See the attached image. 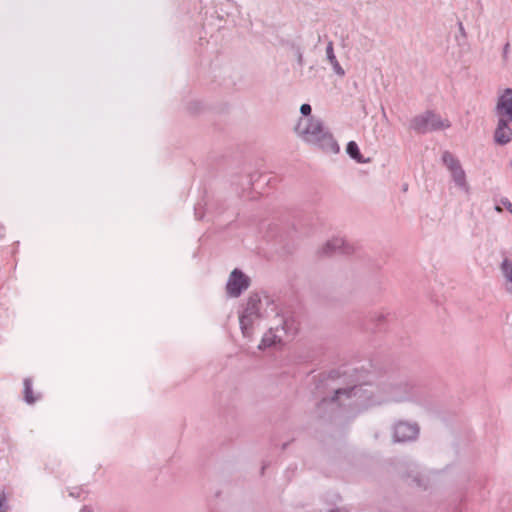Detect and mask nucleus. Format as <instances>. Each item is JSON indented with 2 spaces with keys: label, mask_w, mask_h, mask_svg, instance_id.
<instances>
[{
  "label": "nucleus",
  "mask_w": 512,
  "mask_h": 512,
  "mask_svg": "<svg viewBox=\"0 0 512 512\" xmlns=\"http://www.w3.org/2000/svg\"><path fill=\"white\" fill-rule=\"evenodd\" d=\"M414 388L407 383L398 384H361L351 388H341L335 391L331 402L348 406L355 412L373 408L388 402H404L414 400Z\"/></svg>",
  "instance_id": "obj_1"
},
{
  "label": "nucleus",
  "mask_w": 512,
  "mask_h": 512,
  "mask_svg": "<svg viewBox=\"0 0 512 512\" xmlns=\"http://www.w3.org/2000/svg\"><path fill=\"white\" fill-rule=\"evenodd\" d=\"M273 302L266 296L251 294L239 307L238 319L243 337L251 339L256 328L267 318L268 310H273Z\"/></svg>",
  "instance_id": "obj_2"
},
{
  "label": "nucleus",
  "mask_w": 512,
  "mask_h": 512,
  "mask_svg": "<svg viewBox=\"0 0 512 512\" xmlns=\"http://www.w3.org/2000/svg\"><path fill=\"white\" fill-rule=\"evenodd\" d=\"M295 130L305 142L315 145L327 153L336 154L340 150L333 136L325 129L319 119L313 117L301 118Z\"/></svg>",
  "instance_id": "obj_3"
},
{
  "label": "nucleus",
  "mask_w": 512,
  "mask_h": 512,
  "mask_svg": "<svg viewBox=\"0 0 512 512\" xmlns=\"http://www.w3.org/2000/svg\"><path fill=\"white\" fill-rule=\"evenodd\" d=\"M450 127L451 123L448 119H444L439 114L430 110L415 116L410 122V128L422 134L445 130Z\"/></svg>",
  "instance_id": "obj_4"
},
{
  "label": "nucleus",
  "mask_w": 512,
  "mask_h": 512,
  "mask_svg": "<svg viewBox=\"0 0 512 512\" xmlns=\"http://www.w3.org/2000/svg\"><path fill=\"white\" fill-rule=\"evenodd\" d=\"M442 161L449 171L454 184L462 191L468 192L470 187L467 181L466 172L461 162L453 154L446 151L442 155Z\"/></svg>",
  "instance_id": "obj_5"
},
{
  "label": "nucleus",
  "mask_w": 512,
  "mask_h": 512,
  "mask_svg": "<svg viewBox=\"0 0 512 512\" xmlns=\"http://www.w3.org/2000/svg\"><path fill=\"white\" fill-rule=\"evenodd\" d=\"M419 432L420 428L416 422L397 421L392 427L393 441L399 443L414 441L418 438Z\"/></svg>",
  "instance_id": "obj_6"
},
{
  "label": "nucleus",
  "mask_w": 512,
  "mask_h": 512,
  "mask_svg": "<svg viewBox=\"0 0 512 512\" xmlns=\"http://www.w3.org/2000/svg\"><path fill=\"white\" fill-rule=\"evenodd\" d=\"M250 284V277L236 268L227 279L226 294L231 298H237L249 288Z\"/></svg>",
  "instance_id": "obj_7"
},
{
  "label": "nucleus",
  "mask_w": 512,
  "mask_h": 512,
  "mask_svg": "<svg viewBox=\"0 0 512 512\" xmlns=\"http://www.w3.org/2000/svg\"><path fill=\"white\" fill-rule=\"evenodd\" d=\"M496 120L512 122V88L500 90L494 107Z\"/></svg>",
  "instance_id": "obj_8"
},
{
  "label": "nucleus",
  "mask_w": 512,
  "mask_h": 512,
  "mask_svg": "<svg viewBox=\"0 0 512 512\" xmlns=\"http://www.w3.org/2000/svg\"><path fill=\"white\" fill-rule=\"evenodd\" d=\"M499 275L503 291L512 297V258L507 255L499 263Z\"/></svg>",
  "instance_id": "obj_9"
},
{
  "label": "nucleus",
  "mask_w": 512,
  "mask_h": 512,
  "mask_svg": "<svg viewBox=\"0 0 512 512\" xmlns=\"http://www.w3.org/2000/svg\"><path fill=\"white\" fill-rule=\"evenodd\" d=\"M493 140L495 144L500 146L509 144L512 141V122L496 120Z\"/></svg>",
  "instance_id": "obj_10"
},
{
  "label": "nucleus",
  "mask_w": 512,
  "mask_h": 512,
  "mask_svg": "<svg viewBox=\"0 0 512 512\" xmlns=\"http://www.w3.org/2000/svg\"><path fill=\"white\" fill-rule=\"evenodd\" d=\"M337 251L343 253H349L351 251V247L342 237H333L330 240H328L322 247V253L325 255Z\"/></svg>",
  "instance_id": "obj_11"
},
{
  "label": "nucleus",
  "mask_w": 512,
  "mask_h": 512,
  "mask_svg": "<svg viewBox=\"0 0 512 512\" xmlns=\"http://www.w3.org/2000/svg\"><path fill=\"white\" fill-rule=\"evenodd\" d=\"M325 54H326V59L329 62V64L331 65L334 73L339 77L345 76V70L340 65V63L337 60V57L335 55L333 42L330 41L327 43L326 48H325Z\"/></svg>",
  "instance_id": "obj_12"
},
{
  "label": "nucleus",
  "mask_w": 512,
  "mask_h": 512,
  "mask_svg": "<svg viewBox=\"0 0 512 512\" xmlns=\"http://www.w3.org/2000/svg\"><path fill=\"white\" fill-rule=\"evenodd\" d=\"M278 328L276 330L269 329L262 337L260 344L258 345V348L260 350L272 347L282 341V335L278 334Z\"/></svg>",
  "instance_id": "obj_13"
},
{
  "label": "nucleus",
  "mask_w": 512,
  "mask_h": 512,
  "mask_svg": "<svg viewBox=\"0 0 512 512\" xmlns=\"http://www.w3.org/2000/svg\"><path fill=\"white\" fill-rule=\"evenodd\" d=\"M346 151L348 155L356 160L358 163H365L366 160L362 159V155L360 153L359 147L356 142L350 141L347 145Z\"/></svg>",
  "instance_id": "obj_14"
},
{
  "label": "nucleus",
  "mask_w": 512,
  "mask_h": 512,
  "mask_svg": "<svg viewBox=\"0 0 512 512\" xmlns=\"http://www.w3.org/2000/svg\"><path fill=\"white\" fill-rule=\"evenodd\" d=\"M24 396L25 401L29 404L34 403L35 398L32 395V383L29 379H25L24 381Z\"/></svg>",
  "instance_id": "obj_15"
},
{
  "label": "nucleus",
  "mask_w": 512,
  "mask_h": 512,
  "mask_svg": "<svg viewBox=\"0 0 512 512\" xmlns=\"http://www.w3.org/2000/svg\"><path fill=\"white\" fill-rule=\"evenodd\" d=\"M292 321H289V320H285L283 322V327H282V331L284 334H289V335H292L294 332L291 331V326H292Z\"/></svg>",
  "instance_id": "obj_16"
},
{
  "label": "nucleus",
  "mask_w": 512,
  "mask_h": 512,
  "mask_svg": "<svg viewBox=\"0 0 512 512\" xmlns=\"http://www.w3.org/2000/svg\"><path fill=\"white\" fill-rule=\"evenodd\" d=\"M300 112L303 116H309L311 113V106L309 104H302L300 107Z\"/></svg>",
  "instance_id": "obj_17"
},
{
  "label": "nucleus",
  "mask_w": 512,
  "mask_h": 512,
  "mask_svg": "<svg viewBox=\"0 0 512 512\" xmlns=\"http://www.w3.org/2000/svg\"><path fill=\"white\" fill-rule=\"evenodd\" d=\"M6 502H7L6 495L4 493H0V512L6 511Z\"/></svg>",
  "instance_id": "obj_18"
},
{
  "label": "nucleus",
  "mask_w": 512,
  "mask_h": 512,
  "mask_svg": "<svg viewBox=\"0 0 512 512\" xmlns=\"http://www.w3.org/2000/svg\"><path fill=\"white\" fill-rule=\"evenodd\" d=\"M458 27H459L460 34L465 38L466 37V30H465L462 22L458 23Z\"/></svg>",
  "instance_id": "obj_19"
},
{
  "label": "nucleus",
  "mask_w": 512,
  "mask_h": 512,
  "mask_svg": "<svg viewBox=\"0 0 512 512\" xmlns=\"http://www.w3.org/2000/svg\"><path fill=\"white\" fill-rule=\"evenodd\" d=\"M80 512H92V509L88 506H84L81 508Z\"/></svg>",
  "instance_id": "obj_20"
},
{
  "label": "nucleus",
  "mask_w": 512,
  "mask_h": 512,
  "mask_svg": "<svg viewBox=\"0 0 512 512\" xmlns=\"http://www.w3.org/2000/svg\"><path fill=\"white\" fill-rule=\"evenodd\" d=\"M495 211L500 213V212H502V208L499 205H496L495 206Z\"/></svg>",
  "instance_id": "obj_21"
},
{
  "label": "nucleus",
  "mask_w": 512,
  "mask_h": 512,
  "mask_svg": "<svg viewBox=\"0 0 512 512\" xmlns=\"http://www.w3.org/2000/svg\"><path fill=\"white\" fill-rule=\"evenodd\" d=\"M416 481H417L418 486H422V485H423V484L420 482V480H417V479H416Z\"/></svg>",
  "instance_id": "obj_22"
},
{
  "label": "nucleus",
  "mask_w": 512,
  "mask_h": 512,
  "mask_svg": "<svg viewBox=\"0 0 512 512\" xmlns=\"http://www.w3.org/2000/svg\"><path fill=\"white\" fill-rule=\"evenodd\" d=\"M511 165H512V160H511Z\"/></svg>",
  "instance_id": "obj_23"
}]
</instances>
